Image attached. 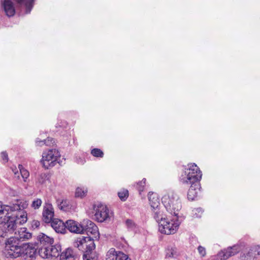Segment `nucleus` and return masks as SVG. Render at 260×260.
I'll return each mask as SVG.
<instances>
[{"label": "nucleus", "mask_w": 260, "mask_h": 260, "mask_svg": "<svg viewBox=\"0 0 260 260\" xmlns=\"http://www.w3.org/2000/svg\"><path fill=\"white\" fill-rule=\"evenodd\" d=\"M11 247L13 249L7 252H4L5 256L7 258H15L22 255L33 258L37 253V248L32 243H24L21 246L12 245Z\"/></svg>", "instance_id": "f257e3e1"}, {"label": "nucleus", "mask_w": 260, "mask_h": 260, "mask_svg": "<svg viewBox=\"0 0 260 260\" xmlns=\"http://www.w3.org/2000/svg\"><path fill=\"white\" fill-rule=\"evenodd\" d=\"M162 203L167 211L173 216H179L182 205L178 194L173 191L165 194L162 199Z\"/></svg>", "instance_id": "f03ea898"}, {"label": "nucleus", "mask_w": 260, "mask_h": 260, "mask_svg": "<svg viewBox=\"0 0 260 260\" xmlns=\"http://www.w3.org/2000/svg\"><path fill=\"white\" fill-rule=\"evenodd\" d=\"M19 6L23 5L26 9V13L30 12L33 8L34 0H13ZM2 6L4 10L8 17L13 16L15 14V9L12 0H4Z\"/></svg>", "instance_id": "7ed1b4c3"}, {"label": "nucleus", "mask_w": 260, "mask_h": 260, "mask_svg": "<svg viewBox=\"0 0 260 260\" xmlns=\"http://www.w3.org/2000/svg\"><path fill=\"white\" fill-rule=\"evenodd\" d=\"M182 220L179 216H173L172 219H165L159 222L158 230L164 234H174L178 231Z\"/></svg>", "instance_id": "20e7f679"}, {"label": "nucleus", "mask_w": 260, "mask_h": 260, "mask_svg": "<svg viewBox=\"0 0 260 260\" xmlns=\"http://www.w3.org/2000/svg\"><path fill=\"white\" fill-rule=\"evenodd\" d=\"M15 234L14 237H11L7 240L4 252H7L10 249H13V248L11 247L12 245H22L24 243L22 242L30 239L32 236L31 233L28 232L25 228H20Z\"/></svg>", "instance_id": "39448f33"}, {"label": "nucleus", "mask_w": 260, "mask_h": 260, "mask_svg": "<svg viewBox=\"0 0 260 260\" xmlns=\"http://www.w3.org/2000/svg\"><path fill=\"white\" fill-rule=\"evenodd\" d=\"M185 176H182L181 181L183 183H195L200 182L202 174L199 168L195 164L190 165L185 171Z\"/></svg>", "instance_id": "423d86ee"}, {"label": "nucleus", "mask_w": 260, "mask_h": 260, "mask_svg": "<svg viewBox=\"0 0 260 260\" xmlns=\"http://www.w3.org/2000/svg\"><path fill=\"white\" fill-rule=\"evenodd\" d=\"M60 157V154L58 150L52 149L43 153L41 161L43 167L48 169L55 166L58 162V160Z\"/></svg>", "instance_id": "0eeeda50"}, {"label": "nucleus", "mask_w": 260, "mask_h": 260, "mask_svg": "<svg viewBox=\"0 0 260 260\" xmlns=\"http://www.w3.org/2000/svg\"><path fill=\"white\" fill-rule=\"evenodd\" d=\"M82 228L83 231L82 234L86 233L88 236H92L96 240L100 238L99 229L96 224L89 219H84L82 221Z\"/></svg>", "instance_id": "6e6552de"}, {"label": "nucleus", "mask_w": 260, "mask_h": 260, "mask_svg": "<svg viewBox=\"0 0 260 260\" xmlns=\"http://www.w3.org/2000/svg\"><path fill=\"white\" fill-rule=\"evenodd\" d=\"M260 254V247L253 246L246 247L240 253V260H254Z\"/></svg>", "instance_id": "1a4fd4ad"}, {"label": "nucleus", "mask_w": 260, "mask_h": 260, "mask_svg": "<svg viewBox=\"0 0 260 260\" xmlns=\"http://www.w3.org/2000/svg\"><path fill=\"white\" fill-rule=\"evenodd\" d=\"M94 216L96 220L102 222L110 218L109 210L106 206L102 204L94 205L93 207Z\"/></svg>", "instance_id": "9d476101"}, {"label": "nucleus", "mask_w": 260, "mask_h": 260, "mask_svg": "<svg viewBox=\"0 0 260 260\" xmlns=\"http://www.w3.org/2000/svg\"><path fill=\"white\" fill-rule=\"evenodd\" d=\"M240 250V246L238 245H235L221 250L218 253L217 256L218 258L220 260H226L238 253Z\"/></svg>", "instance_id": "9b49d317"}, {"label": "nucleus", "mask_w": 260, "mask_h": 260, "mask_svg": "<svg viewBox=\"0 0 260 260\" xmlns=\"http://www.w3.org/2000/svg\"><path fill=\"white\" fill-rule=\"evenodd\" d=\"M66 229L71 233L82 234L83 229L82 228V222L81 223L74 220H68L65 222Z\"/></svg>", "instance_id": "f8f14e48"}, {"label": "nucleus", "mask_w": 260, "mask_h": 260, "mask_svg": "<svg viewBox=\"0 0 260 260\" xmlns=\"http://www.w3.org/2000/svg\"><path fill=\"white\" fill-rule=\"evenodd\" d=\"M42 215L43 220L46 223H50L54 219V210L51 204H48L44 207Z\"/></svg>", "instance_id": "ddd939ff"}, {"label": "nucleus", "mask_w": 260, "mask_h": 260, "mask_svg": "<svg viewBox=\"0 0 260 260\" xmlns=\"http://www.w3.org/2000/svg\"><path fill=\"white\" fill-rule=\"evenodd\" d=\"M12 208L8 206L2 205L0 202V224L5 223L12 214Z\"/></svg>", "instance_id": "4468645a"}, {"label": "nucleus", "mask_w": 260, "mask_h": 260, "mask_svg": "<svg viewBox=\"0 0 260 260\" xmlns=\"http://www.w3.org/2000/svg\"><path fill=\"white\" fill-rule=\"evenodd\" d=\"M19 220V219L17 218V216L13 214L7 219L5 222L7 232L12 233L16 230Z\"/></svg>", "instance_id": "2eb2a0df"}, {"label": "nucleus", "mask_w": 260, "mask_h": 260, "mask_svg": "<svg viewBox=\"0 0 260 260\" xmlns=\"http://www.w3.org/2000/svg\"><path fill=\"white\" fill-rule=\"evenodd\" d=\"M190 184L191 185L187 193V198L189 200L193 201L197 197L201 187L200 182Z\"/></svg>", "instance_id": "dca6fc26"}, {"label": "nucleus", "mask_w": 260, "mask_h": 260, "mask_svg": "<svg viewBox=\"0 0 260 260\" xmlns=\"http://www.w3.org/2000/svg\"><path fill=\"white\" fill-rule=\"evenodd\" d=\"M37 247L50 246L53 243V239L44 234H41L38 236Z\"/></svg>", "instance_id": "f3484780"}, {"label": "nucleus", "mask_w": 260, "mask_h": 260, "mask_svg": "<svg viewBox=\"0 0 260 260\" xmlns=\"http://www.w3.org/2000/svg\"><path fill=\"white\" fill-rule=\"evenodd\" d=\"M78 255L74 250L68 248L63 251L60 255V260H75Z\"/></svg>", "instance_id": "a211bd4d"}, {"label": "nucleus", "mask_w": 260, "mask_h": 260, "mask_svg": "<svg viewBox=\"0 0 260 260\" xmlns=\"http://www.w3.org/2000/svg\"><path fill=\"white\" fill-rule=\"evenodd\" d=\"M51 225L55 231L58 233H64L66 232V225L62 220L58 219H54L51 222Z\"/></svg>", "instance_id": "6ab92c4d"}, {"label": "nucleus", "mask_w": 260, "mask_h": 260, "mask_svg": "<svg viewBox=\"0 0 260 260\" xmlns=\"http://www.w3.org/2000/svg\"><path fill=\"white\" fill-rule=\"evenodd\" d=\"M148 199L151 208H155L159 207V199L157 193L149 192L148 193Z\"/></svg>", "instance_id": "aec40b11"}, {"label": "nucleus", "mask_w": 260, "mask_h": 260, "mask_svg": "<svg viewBox=\"0 0 260 260\" xmlns=\"http://www.w3.org/2000/svg\"><path fill=\"white\" fill-rule=\"evenodd\" d=\"M85 239L86 240V244H85L86 251L94 250L95 247V245L94 243V240L96 239L95 238H93V237L91 236L85 237Z\"/></svg>", "instance_id": "412c9836"}, {"label": "nucleus", "mask_w": 260, "mask_h": 260, "mask_svg": "<svg viewBox=\"0 0 260 260\" xmlns=\"http://www.w3.org/2000/svg\"><path fill=\"white\" fill-rule=\"evenodd\" d=\"M61 246L60 245L55 244L54 245H51L49 248V257H57L59 255L61 251Z\"/></svg>", "instance_id": "4be33fe9"}, {"label": "nucleus", "mask_w": 260, "mask_h": 260, "mask_svg": "<svg viewBox=\"0 0 260 260\" xmlns=\"http://www.w3.org/2000/svg\"><path fill=\"white\" fill-rule=\"evenodd\" d=\"M86 240L85 237L78 238L74 242V247L77 248L80 250L83 251L85 249L86 244Z\"/></svg>", "instance_id": "5701e85b"}, {"label": "nucleus", "mask_w": 260, "mask_h": 260, "mask_svg": "<svg viewBox=\"0 0 260 260\" xmlns=\"http://www.w3.org/2000/svg\"><path fill=\"white\" fill-rule=\"evenodd\" d=\"M50 246L37 247L39 255L43 258L49 257V248Z\"/></svg>", "instance_id": "b1692460"}, {"label": "nucleus", "mask_w": 260, "mask_h": 260, "mask_svg": "<svg viewBox=\"0 0 260 260\" xmlns=\"http://www.w3.org/2000/svg\"><path fill=\"white\" fill-rule=\"evenodd\" d=\"M98 255L96 252L92 251H85L83 255V260H98Z\"/></svg>", "instance_id": "393cba45"}, {"label": "nucleus", "mask_w": 260, "mask_h": 260, "mask_svg": "<svg viewBox=\"0 0 260 260\" xmlns=\"http://www.w3.org/2000/svg\"><path fill=\"white\" fill-rule=\"evenodd\" d=\"M166 257L168 258H176L178 256L177 248L174 247L169 246L166 250Z\"/></svg>", "instance_id": "a878e982"}, {"label": "nucleus", "mask_w": 260, "mask_h": 260, "mask_svg": "<svg viewBox=\"0 0 260 260\" xmlns=\"http://www.w3.org/2000/svg\"><path fill=\"white\" fill-rule=\"evenodd\" d=\"M153 212L154 213V218L156 220V221L159 224V222L161 220H165L166 218H164L162 216V214L160 211L159 207H156L155 208H152Z\"/></svg>", "instance_id": "bb28decb"}, {"label": "nucleus", "mask_w": 260, "mask_h": 260, "mask_svg": "<svg viewBox=\"0 0 260 260\" xmlns=\"http://www.w3.org/2000/svg\"><path fill=\"white\" fill-rule=\"evenodd\" d=\"M117 251L114 248H111L106 255V260H116Z\"/></svg>", "instance_id": "cd10ccee"}, {"label": "nucleus", "mask_w": 260, "mask_h": 260, "mask_svg": "<svg viewBox=\"0 0 260 260\" xmlns=\"http://www.w3.org/2000/svg\"><path fill=\"white\" fill-rule=\"evenodd\" d=\"M87 192V189L78 187L76 190L75 196L76 197L82 198L86 195Z\"/></svg>", "instance_id": "c85d7f7f"}, {"label": "nucleus", "mask_w": 260, "mask_h": 260, "mask_svg": "<svg viewBox=\"0 0 260 260\" xmlns=\"http://www.w3.org/2000/svg\"><path fill=\"white\" fill-rule=\"evenodd\" d=\"M53 141V139L48 138L47 139L44 140L43 141L40 140L39 138H37L36 141V143L37 145L42 146L44 145H50L51 143H52V141Z\"/></svg>", "instance_id": "c756f323"}, {"label": "nucleus", "mask_w": 260, "mask_h": 260, "mask_svg": "<svg viewBox=\"0 0 260 260\" xmlns=\"http://www.w3.org/2000/svg\"><path fill=\"white\" fill-rule=\"evenodd\" d=\"M19 168L20 170V174L21 175L23 179L24 182L26 181V179L29 176V173L28 171L23 168L22 166L19 165Z\"/></svg>", "instance_id": "7c9ffc66"}, {"label": "nucleus", "mask_w": 260, "mask_h": 260, "mask_svg": "<svg viewBox=\"0 0 260 260\" xmlns=\"http://www.w3.org/2000/svg\"><path fill=\"white\" fill-rule=\"evenodd\" d=\"M91 154L94 157L102 158L104 153L102 150L99 148H93L91 150Z\"/></svg>", "instance_id": "2f4dec72"}, {"label": "nucleus", "mask_w": 260, "mask_h": 260, "mask_svg": "<svg viewBox=\"0 0 260 260\" xmlns=\"http://www.w3.org/2000/svg\"><path fill=\"white\" fill-rule=\"evenodd\" d=\"M118 196L122 201H125L128 196V191L127 189H122L118 192Z\"/></svg>", "instance_id": "473e14b6"}, {"label": "nucleus", "mask_w": 260, "mask_h": 260, "mask_svg": "<svg viewBox=\"0 0 260 260\" xmlns=\"http://www.w3.org/2000/svg\"><path fill=\"white\" fill-rule=\"evenodd\" d=\"M49 179V175L46 173H42L38 179V182L41 184H45Z\"/></svg>", "instance_id": "72a5a7b5"}, {"label": "nucleus", "mask_w": 260, "mask_h": 260, "mask_svg": "<svg viewBox=\"0 0 260 260\" xmlns=\"http://www.w3.org/2000/svg\"><path fill=\"white\" fill-rule=\"evenodd\" d=\"M146 183V179L143 178L142 181L138 182L136 184V188L139 191L140 193L143 191Z\"/></svg>", "instance_id": "f704fd0d"}, {"label": "nucleus", "mask_w": 260, "mask_h": 260, "mask_svg": "<svg viewBox=\"0 0 260 260\" xmlns=\"http://www.w3.org/2000/svg\"><path fill=\"white\" fill-rule=\"evenodd\" d=\"M42 201L40 199H35L31 203V206L35 209H39L41 206Z\"/></svg>", "instance_id": "c9c22d12"}, {"label": "nucleus", "mask_w": 260, "mask_h": 260, "mask_svg": "<svg viewBox=\"0 0 260 260\" xmlns=\"http://www.w3.org/2000/svg\"><path fill=\"white\" fill-rule=\"evenodd\" d=\"M58 208L63 211H67L68 208V204L67 200H62L58 204Z\"/></svg>", "instance_id": "e433bc0d"}, {"label": "nucleus", "mask_w": 260, "mask_h": 260, "mask_svg": "<svg viewBox=\"0 0 260 260\" xmlns=\"http://www.w3.org/2000/svg\"><path fill=\"white\" fill-rule=\"evenodd\" d=\"M128 256L121 251H117L116 260H128Z\"/></svg>", "instance_id": "4c0bfd02"}, {"label": "nucleus", "mask_w": 260, "mask_h": 260, "mask_svg": "<svg viewBox=\"0 0 260 260\" xmlns=\"http://www.w3.org/2000/svg\"><path fill=\"white\" fill-rule=\"evenodd\" d=\"M125 224L127 228L131 230H134L136 228L135 223L132 220L127 219L125 221Z\"/></svg>", "instance_id": "58836bf2"}, {"label": "nucleus", "mask_w": 260, "mask_h": 260, "mask_svg": "<svg viewBox=\"0 0 260 260\" xmlns=\"http://www.w3.org/2000/svg\"><path fill=\"white\" fill-rule=\"evenodd\" d=\"M193 216L194 217H200L203 213V210L201 208H198L194 209L192 210Z\"/></svg>", "instance_id": "ea45409f"}, {"label": "nucleus", "mask_w": 260, "mask_h": 260, "mask_svg": "<svg viewBox=\"0 0 260 260\" xmlns=\"http://www.w3.org/2000/svg\"><path fill=\"white\" fill-rule=\"evenodd\" d=\"M17 218L19 219V220H18V223L20 224H23L26 222L27 217H26V215H25V214L20 215V217H18V215H17Z\"/></svg>", "instance_id": "a19ab883"}, {"label": "nucleus", "mask_w": 260, "mask_h": 260, "mask_svg": "<svg viewBox=\"0 0 260 260\" xmlns=\"http://www.w3.org/2000/svg\"><path fill=\"white\" fill-rule=\"evenodd\" d=\"M198 250L199 253H200V254L201 255L202 257H204L205 256V255L206 254V249L204 247H203L201 246H200L198 247Z\"/></svg>", "instance_id": "79ce46f5"}, {"label": "nucleus", "mask_w": 260, "mask_h": 260, "mask_svg": "<svg viewBox=\"0 0 260 260\" xmlns=\"http://www.w3.org/2000/svg\"><path fill=\"white\" fill-rule=\"evenodd\" d=\"M1 157L2 159L5 162H7L8 161L9 158L7 153L6 151H3L1 153Z\"/></svg>", "instance_id": "37998d69"}, {"label": "nucleus", "mask_w": 260, "mask_h": 260, "mask_svg": "<svg viewBox=\"0 0 260 260\" xmlns=\"http://www.w3.org/2000/svg\"><path fill=\"white\" fill-rule=\"evenodd\" d=\"M40 225V222L38 220H33L32 222V228L34 229L38 228Z\"/></svg>", "instance_id": "c03bdc74"}, {"label": "nucleus", "mask_w": 260, "mask_h": 260, "mask_svg": "<svg viewBox=\"0 0 260 260\" xmlns=\"http://www.w3.org/2000/svg\"><path fill=\"white\" fill-rule=\"evenodd\" d=\"M76 162L78 164H83L84 162V160L82 159L79 158V159H76Z\"/></svg>", "instance_id": "a18cd8bd"}, {"label": "nucleus", "mask_w": 260, "mask_h": 260, "mask_svg": "<svg viewBox=\"0 0 260 260\" xmlns=\"http://www.w3.org/2000/svg\"><path fill=\"white\" fill-rule=\"evenodd\" d=\"M17 174H18V172H17V173L16 172H15V175H17Z\"/></svg>", "instance_id": "49530a36"}]
</instances>
